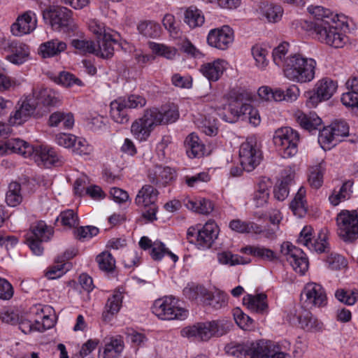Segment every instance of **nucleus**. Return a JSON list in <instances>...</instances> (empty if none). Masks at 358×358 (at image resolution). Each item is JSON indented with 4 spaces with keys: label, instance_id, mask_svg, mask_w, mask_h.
<instances>
[{
    "label": "nucleus",
    "instance_id": "obj_38",
    "mask_svg": "<svg viewBox=\"0 0 358 358\" xmlns=\"http://www.w3.org/2000/svg\"><path fill=\"white\" fill-rule=\"evenodd\" d=\"M306 192L305 188L301 187L289 205L290 209L298 217H304L307 213L306 201L305 199Z\"/></svg>",
    "mask_w": 358,
    "mask_h": 358
},
{
    "label": "nucleus",
    "instance_id": "obj_58",
    "mask_svg": "<svg viewBox=\"0 0 358 358\" xmlns=\"http://www.w3.org/2000/svg\"><path fill=\"white\" fill-rule=\"evenodd\" d=\"M71 45L80 54H94L95 52V43L92 41L73 39L71 41Z\"/></svg>",
    "mask_w": 358,
    "mask_h": 358
},
{
    "label": "nucleus",
    "instance_id": "obj_27",
    "mask_svg": "<svg viewBox=\"0 0 358 358\" xmlns=\"http://www.w3.org/2000/svg\"><path fill=\"white\" fill-rule=\"evenodd\" d=\"M226 69V62L217 59L201 65L199 71L210 82L218 80Z\"/></svg>",
    "mask_w": 358,
    "mask_h": 358
},
{
    "label": "nucleus",
    "instance_id": "obj_29",
    "mask_svg": "<svg viewBox=\"0 0 358 358\" xmlns=\"http://www.w3.org/2000/svg\"><path fill=\"white\" fill-rule=\"evenodd\" d=\"M158 194L157 189L152 185H145L139 189L135 199V203L140 207L156 204Z\"/></svg>",
    "mask_w": 358,
    "mask_h": 358
},
{
    "label": "nucleus",
    "instance_id": "obj_19",
    "mask_svg": "<svg viewBox=\"0 0 358 358\" xmlns=\"http://www.w3.org/2000/svg\"><path fill=\"white\" fill-rule=\"evenodd\" d=\"M301 297L307 306L321 307L327 304V298L324 288L315 282L307 283L303 287Z\"/></svg>",
    "mask_w": 358,
    "mask_h": 358
},
{
    "label": "nucleus",
    "instance_id": "obj_49",
    "mask_svg": "<svg viewBox=\"0 0 358 358\" xmlns=\"http://www.w3.org/2000/svg\"><path fill=\"white\" fill-rule=\"evenodd\" d=\"M324 171L322 164L310 168L308 182L313 188L319 189L322 185Z\"/></svg>",
    "mask_w": 358,
    "mask_h": 358
},
{
    "label": "nucleus",
    "instance_id": "obj_48",
    "mask_svg": "<svg viewBox=\"0 0 358 358\" xmlns=\"http://www.w3.org/2000/svg\"><path fill=\"white\" fill-rule=\"evenodd\" d=\"M139 33L148 38H157L161 33V27L153 21H143L137 27Z\"/></svg>",
    "mask_w": 358,
    "mask_h": 358
},
{
    "label": "nucleus",
    "instance_id": "obj_53",
    "mask_svg": "<svg viewBox=\"0 0 358 358\" xmlns=\"http://www.w3.org/2000/svg\"><path fill=\"white\" fill-rule=\"evenodd\" d=\"M217 260L220 264L229 266L245 264L249 262V261L245 260L243 257L238 255H234L229 251L218 252Z\"/></svg>",
    "mask_w": 358,
    "mask_h": 358
},
{
    "label": "nucleus",
    "instance_id": "obj_24",
    "mask_svg": "<svg viewBox=\"0 0 358 358\" xmlns=\"http://www.w3.org/2000/svg\"><path fill=\"white\" fill-rule=\"evenodd\" d=\"M36 14L31 11H27L19 16L17 21L10 27V31L14 36H21L29 34L36 27Z\"/></svg>",
    "mask_w": 358,
    "mask_h": 358
},
{
    "label": "nucleus",
    "instance_id": "obj_41",
    "mask_svg": "<svg viewBox=\"0 0 358 358\" xmlns=\"http://www.w3.org/2000/svg\"><path fill=\"white\" fill-rule=\"evenodd\" d=\"M184 21L191 29H194L202 26L205 18L201 10L190 6L185 10Z\"/></svg>",
    "mask_w": 358,
    "mask_h": 358
},
{
    "label": "nucleus",
    "instance_id": "obj_22",
    "mask_svg": "<svg viewBox=\"0 0 358 358\" xmlns=\"http://www.w3.org/2000/svg\"><path fill=\"white\" fill-rule=\"evenodd\" d=\"M149 182L157 187H164L176 178V171L169 166H156L148 172Z\"/></svg>",
    "mask_w": 358,
    "mask_h": 358
},
{
    "label": "nucleus",
    "instance_id": "obj_33",
    "mask_svg": "<svg viewBox=\"0 0 358 358\" xmlns=\"http://www.w3.org/2000/svg\"><path fill=\"white\" fill-rule=\"evenodd\" d=\"M116 43L115 40L112 38L111 35L105 34L98 40V45H95L94 55L103 59L110 58L114 54L113 45Z\"/></svg>",
    "mask_w": 358,
    "mask_h": 358
},
{
    "label": "nucleus",
    "instance_id": "obj_20",
    "mask_svg": "<svg viewBox=\"0 0 358 358\" xmlns=\"http://www.w3.org/2000/svg\"><path fill=\"white\" fill-rule=\"evenodd\" d=\"M37 106L38 102L31 96H27L22 103H17L10 115L9 123L12 125L22 124L34 114Z\"/></svg>",
    "mask_w": 358,
    "mask_h": 358
},
{
    "label": "nucleus",
    "instance_id": "obj_35",
    "mask_svg": "<svg viewBox=\"0 0 358 358\" xmlns=\"http://www.w3.org/2000/svg\"><path fill=\"white\" fill-rule=\"evenodd\" d=\"M296 119L299 125L308 131L318 129L321 125L322 120L315 113L308 114L298 111L296 115Z\"/></svg>",
    "mask_w": 358,
    "mask_h": 358
},
{
    "label": "nucleus",
    "instance_id": "obj_5",
    "mask_svg": "<svg viewBox=\"0 0 358 358\" xmlns=\"http://www.w3.org/2000/svg\"><path fill=\"white\" fill-rule=\"evenodd\" d=\"M43 18L55 31L66 34L75 33L78 26L73 18V12L63 6H51L43 11Z\"/></svg>",
    "mask_w": 358,
    "mask_h": 358
},
{
    "label": "nucleus",
    "instance_id": "obj_37",
    "mask_svg": "<svg viewBox=\"0 0 358 358\" xmlns=\"http://www.w3.org/2000/svg\"><path fill=\"white\" fill-rule=\"evenodd\" d=\"M271 187V182L268 178L262 179L254 194L253 200L257 207L264 206L269 198V188Z\"/></svg>",
    "mask_w": 358,
    "mask_h": 358
},
{
    "label": "nucleus",
    "instance_id": "obj_62",
    "mask_svg": "<svg viewBox=\"0 0 358 358\" xmlns=\"http://www.w3.org/2000/svg\"><path fill=\"white\" fill-rule=\"evenodd\" d=\"M150 48L153 52L169 59H173L176 55V50L174 48L166 46L164 44L150 43Z\"/></svg>",
    "mask_w": 358,
    "mask_h": 358
},
{
    "label": "nucleus",
    "instance_id": "obj_1",
    "mask_svg": "<svg viewBox=\"0 0 358 358\" xmlns=\"http://www.w3.org/2000/svg\"><path fill=\"white\" fill-rule=\"evenodd\" d=\"M308 12L313 16L310 29L321 43L334 48H341L348 41L347 36L336 27L337 22L345 23V16L334 14L330 10L320 6H310Z\"/></svg>",
    "mask_w": 358,
    "mask_h": 358
},
{
    "label": "nucleus",
    "instance_id": "obj_47",
    "mask_svg": "<svg viewBox=\"0 0 358 358\" xmlns=\"http://www.w3.org/2000/svg\"><path fill=\"white\" fill-rule=\"evenodd\" d=\"M186 298L203 303L205 296H208V289L201 285H188L183 289Z\"/></svg>",
    "mask_w": 358,
    "mask_h": 358
},
{
    "label": "nucleus",
    "instance_id": "obj_25",
    "mask_svg": "<svg viewBox=\"0 0 358 358\" xmlns=\"http://www.w3.org/2000/svg\"><path fill=\"white\" fill-rule=\"evenodd\" d=\"M103 346L99 348L98 358H118L124 350V341L120 336L106 338Z\"/></svg>",
    "mask_w": 358,
    "mask_h": 358
},
{
    "label": "nucleus",
    "instance_id": "obj_16",
    "mask_svg": "<svg viewBox=\"0 0 358 358\" xmlns=\"http://www.w3.org/2000/svg\"><path fill=\"white\" fill-rule=\"evenodd\" d=\"M287 320L292 325L298 324L306 331H318L322 329V323L308 310L302 307L290 311Z\"/></svg>",
    "mask_w": 358,
    "mask_h": 358
},
{
    "label": "nucleus",
    "instance_id": "obj_61",
    "mask_svg": "<svg viewBox=\"0 0 358 358\" xmlns=\"http://www.w3.org/2000/svg\"><path fill=\"white\" fill-rule=\"evenodd\" d=\"M199 128L203 133L210 136L217 135L218 131L217 120L210 116L205 117L204 120L201 121Z\"/></svg>",
    "mask_w": 358,
    "mask_h": 358
},
{
    "label": "nucleus",
    "instance_id": "obj_2",
    "mask_svg": "<svg viewBox=\"0 0 358 358\" xmlns=\"http://www.w3.org/2000/svg\"><path fill=\"white\" fill-rule=\"evenodd\" d=\"M315 68V59L296 53L287 57L283 71L288 80L298 83H306L314 79Z\"/></svg>",
    "mask_w": 358,
    "mask_h": 358
},
{
    "label": "nucleus",
    "instance_id": "obj_15",
    "mask_svg": "<svg viewBox=\"0 0 358 358\" xmlns=\"http://www.w3.org/2000/svg\"><path fill=\"white\" fill-rule=\"evenodd\" d=\"M280 252L296 273L303 275L308 270V260L301 249L285 242L281 245Z\"/></svg>",
    "mask_w": 358,
    "mask_h": 358
},
{
    "label": "nucleus",
    "instance_id": "obj_8",
    "mask_svg": "<svg viewBox=\"0 0 358 358\" xmlns=\"http://www.w3.org/2000/svg\"><path fill=\"white\" fill-rule=\"evenodd\" d=\"M273 141L283 158L292 157L298 152L299 134L289 127L278 129L274 133Z\"/></svg>",
    "mask_w": 358,
    "mask_h": 358
},
{
    "label": "nucleus",
    "instance_id": "obj_43",
    "mask_svg": "<svg viewBox=\"0 0 358 358\" xmlns=\"http://www.w3.org/2000/svg\"><path fill=\"white\" fill-rule=\"evenodd\" d=\"M246 254L252 255L267 261H274L277 259L275 252L268 248L261 245H249L242 249Z\"/></svg>",
    "mask_w": 358,
    "mask_h": 358
},
{
    "label": "nucleus",
    "instance_id": "obj_36",
    "mask_svg": "<svg viewBox=\"0 0 358 358\" xmlns=\"http://www.w3.org/2000/svg\"><path fill=\"white\" fill-rule=\"evenodd\" d=\"M66 48L65 42L57 38L52 39L40 45V52L43 57H51L60 54Z\"/></svg>",
    "mask_w": 358,
    "mask_h": 358
},
{
    "label": "nucleus",
    "instance_id": "obj_12",
    "mask_svg": "<svg viewBox=\"0 0 358 358\" xmlns=\"http://www.w3.org/2000/svg\"><path fill=\"white\" fill-rule=\"evenodd\" d=\"M152 312L162 320H183L187 311L177 306V301L172 297L159 299L155 301Z\"/></svg>",
    "mask_w": 358,
    "mask_h": 358
},
{
    "label": "nucleus",
    "instance_id": "obj_14",
    "mask_svg": "<svg viewBox=\"0 0 358 358\" xmlns=\"http://www.w3.org/2000/svg\"><path fill=\"white\" fill-rule=\"evenodd\" d=\"M245 101L246 99L243 93L235 94L231 96L229 103V113L228 115L224 112L219 113L220 118L229 123L236 122L240 118L244 120L251 106Z\"/></svg>",
    "mask_w": 358,
    "mask_h": 358
},
{
    "label": "nucleus",
    "instance_id": "obj_3",
    "mask_svg": "<svg viewBox=\"0 0 358 358\" xmlns=\"http://www.w3.org/2000/svg\"><path fill=\"white\" fill-rule=\"evenodd\" d=\"M232 327L231 322L225 319L199 322L184 328L181 331L182 336L195 338L201 341H207L212 337H220L227 334Z\"/></svg>",
    "mask_w": 358,
    "mask_h": 358
},
{
    "label": "nucleus",
    "instance_id": "obj_55",
    "mask_svg": "<svg viewBox=\"0 0 358 358\" xmlns=\"http://www.w3.org/2000/svg\"><path fill=\"white\" fill-rule=\"evenodd\" d=\"M159 110L163 118V124L174 122L179 117L178 108L173 103L164 105Z\"/></svg>",
    "mask_w": 358,
    "mask_h": 358
},
{
    "label": "nucleus",
    "instance_id": "obj_28",
    "mask_svg": "<svg viewBox=\"0 0 358 358\" xmlns=\"http://www.w3.org/2000/svg\"><path fill=\"white\" fill-rule=\"evenodd\" d=\"M38 102V106H55L59 102L57 93L52 89L43 87H34L31 94H29Z\"/></svg>",
    "mask_w": 358,
    "mask_h": 358
},
{
    "label": "nucleus",
    "instance_id": "obj_6",
    "mask_svg": "<svg viewBox=\"0 0 358 358\" xmlns=\"http://www.w3.org/2000/svg\"><path fill=\"white\" fill-rule=\"evenodd\" d=\"M160 124H163V118L159 108H150L145 110L141 117L132 123L131 132L136 139L145 141L154 129Z\"/></svg>",
    "mask_w": 358,
    "mask_h": 358
},
{
    "label": "nucleus",
    "instance_id": "obj_42",
    "mask_svg": "<svg viewBox=\"0 0 358 358\" xmlns=\"http://www.w3.org/2000/svg\"><path fill=\"white\" fill-rule=\"evenodd\" d=\"M7 147L14 152L20 154L25 158H29L34 151V146L20 138H12L6 142Z\"/></svg>",
    "mask_w": 358,
    "mask_h": 358
},
{
    "label": "nucleus",
    "instance_id": "obj_34",
    "mask_svg": "<svg viewBox=\"0 0 358 358\" xmlns=\"http://www.w3.org/2000/svg\"><path fill=\"white\" fill-rule=\"evenodd\" d=\"M259 11L262 16L271 22L279 21L283 13V9L280 6L268 2H262L259 6Z\"/></svg>",
    "mask_w": 358,
    "mask_h": 358
},
{
    "label": "nucleus",
    "instance_id": "obj_52",
    "mask_svg": "<svg viewBox=\"0 0 358 358\" xmlns=\"http://www.w3.org/2000/svg\"><path fill=\"white\" fill-rule=\"evenodd\" d=\"M70 265L67 262H63L58 258L55 263L49 266L45 273V276L50 280L60 278L69 270Z\"/></svg>",
    "mask_w": 358,
    "mask_h": 358
},
{
    "label": "nucleus",
    "instance_id": "obj_21",
    "mask_svg": "<svg viewBox=\"0 0 358 358\" xmlns=\"http://www.w3.org/2000/svg\"><path fill=\"white\" fill-rule=\"evenodd\" d=\"M337 87L336 83L330 78H325L319 80L315 86V93L309 97L307 104L316 106L319 102L329 99Z\"/></svg>",
    "mask_w": 358,
    "mask_h": 358
},
{
    "label": "nucleus",
    "instance_id": "obj_9",
    "mask_svg": "<svg viewBox=\"0 0 358 358\" xmlns=\"http://www.w3.org/2000/svg\"><path fill=\"white\" fill-rule=\"evenodd\" d=\"M338 236L346 243L358 238V213L357 210H343L337 215Z\"/></svg>",
    "mask_w": 358,
    "mask_h": 358
},
{
    "label": "nucleus",
    "instance_id": "obj_11",
    "mask_svg": "<svg viewBox=\"0 0 358 358\" xmlns=\"http://www.w3.org/2000/svg\"><path fill=\"white\" fill-rule=\"evenodd\" d=\"M0 51L6 60L15 65L24 64L29 58V46L17 40L3 38L0 42Z\"/></svg>",
    "mask_w": 358,
    "mask_h": 358
},
{
    "label": "nucleus",
    "instance_id": "obj_7",
    "mask_svg": "<svg viewBox=\"0 0 358 358\" xmlns=\"http://www.w3.org/2000/svg\"><path fill=\"white\" fill-rule=\"evenodd\" d=\"M146 103L145 98L139 94H133L125 97H120L110 103V115L115 122L126 124L129 119L128 109L141 108Z\"/></svg>",
    "mask_w": 358,
    "mask_h": 358
},
{
    "label": "nucleus",
    "instance_id": "obj_40",
    "mask_svg": "<svg viewBox=\"0 0 358 358\" xmlns=\"http://www.w3.org/2000/svg\"><path fill=\"white\" fill-rule=\"evenodd\" d=\"M74 124L73 115L71 113L57 111L50 115L49 125L50 127H60L64 129H71Z\"/></svg>",
    "mask_w": 358,
    "mask_h": 358
},
{
    "label": "nucleus",
    "instance_id": "obj_44",
    "mask_svg": "<svg viewBox=\"0 0 358 358\" xmlns=\"http://www.w3.org/2000/svg\"><path fill=\"white\" fill-rule=\"evenodd\" d=\"M203 303L217 310L227 304V294L222 292L212 294L208 290V296H205Z\"/></svg>",
    "mask_w": 358,
    "mask_h": 358
},
{
    "label": "nucleus",
    "instance_id": "obj_17",
    "mask_svg": "<svg viewBox=\"0 0 358 358\" xmlns=\"http://www.w3.org/2000/svg\"><path fill=\"white\" fill-rule=\"evenodd\" d=\"M34 151L29 158L34 160L38 166L49 167L50 166H61L64 162V158L59 155L52 148L48 145L34 146Z\"/></svg>",
    "mask_w": 358,
    "mask_h": 358
},
{
    "label": "nucleus",
    "instance_id": "obj_45",
    "mask_svg": "<svg viewBox=\"0 0 358 358\" xmlns=\"http://www.w3.org/2000/svg\"><path fill=\"white\" fill-rule=\"evenodd\" d=\"M6 201L8 206L15 207L19 205L22 201L21 194V185L17 182H12L8 185V190L6 193Z\"/></svg>",
    "mask_w": 358,
    "mask_h": 358
},
{
    "label": "nucleus",
    "instance_id": "obj_57",
    "mask_svg": "<svg viewBox=\"0 0 358 358\" xmlns=\"http://www.w3.org/2000/svg\"><path fill=\"white\" fill-rule=\"evenodd\" d=\"M318 142L323 148L328 147L331 144L336 143V138L331 126L325 127L319 132Z\"/></svg>",
    "mask_w": 358,
    "mask_h": 358
},
{
    "label": "nucleus",
    "instance_id": "obj_39",
    "mask_svg": "<svg viewBox=\"0 0 358 358\" xmlns=\"http://www.w3.org/2000/svg\"><path fill=\"white\" fill-rule=\"evenodd\" d=\"M30 231L29 236H33L41 241H48L53 235V229L42 220L33 223L30 227Z\"/></svg>",
    "mask_w": 358,
    "mask_h": 358
},
{
    "label": "nucleus",
    "instance_id": "obj_18",
    "mask_svg": "<svg viewBox=\"0 0 358 358\" xmlns=\"http://www.w3.org/2000/svg\"><path fill=\"white\" fill-rule=\"evenodd\" d=\"M234 39L233 29L224 25L211 29L207 36L208 44L215 48L224 50L229 48Z\"/></svg>",
    "mask_w": 358,
    "mask_h": 358
},
{
    "label": "nucleus",
    "instance_id": "obj_59",
    "mask_svg": "<svg viewBox=\"0 0 358 358\" xmlns=\"http://www.w3.org/2000/svg\"><path fill=\"white\" fill-rule=\"evenodd\" d=\"M336 141H341V138L348 136L349 126L347 122L342 120H336L331 124Z\"/></svg>",
    "mask_w": 358,
    "mask_h": 358
},
{
    "label": "nucleus",
    "instance_id": "obj_46",
    "mask_svg": "<svg viewBox=\"0 0 358 358\" xmlns=\"http://www.w3.org/2000/svg\"><path fill=\"white\" fill-rule=\"evenodd\" d=\"M251 52L255 60L256 66L261 70L264 69L268 64V59H267L268 52L267 49L262 45L256 44L252 46Z\"/></svg>",
    "mask_w": 358,
    "mask_h": 358
},
{
    "label": "nucleus",
    "instance_id": "obj_10",
    "mask_svg": "<svg viewBox=\"0 0 358 358\" xmlns=\"http://www.w3.org/2000/svg\"><path fill=\"white\" fill-rule=\"evenodd\" d=\"M239 157L241 165L247 172L252 171L260 164L262 152L255 138L249 137L241 145Z\"/></svg>",
    "mask_w": 358,
    "mask_h": 358
},
{
    "label": "nucleus",
    "instance_id": "obj_60",
    "mask_svg": "<svg viewBox=\"0 0 358 358\" xmlns=\"http://www.w3.org/2000/svg\"><path fill=\"white\" fill-rule=\"evenodd\" d=\"M289 44L287 43H282L273 50L272 55L274 63L278 66H283L287 57L285 55L288 51Z\"/></svg>",
    "mask_w": 358,
    "mask_h": 358
},
{
    "label": "nucleus",
    "instance_id": "obj_54",
    "mask_svg": "<svg viewBox=\"0 0 358 358\" xmlns=\"http://www.w3.org/2000/svg\"><path fill=\"white\" fill-rule=\"evenodd\" d=\"M188 209L201 214L208 215L213 210V205L208 199H201L199 201H188L186 203Z\"/></svg>",
    "mask_w": 358,
    "mask_h": 358
},
{
    "label": "nucleus",
    "instance_id": "obj_13",
    "mask_svg": "<svg viewBox=\"0 0 358 358\" xmlns=\"http://www.w3.org/2000/svg\"><path fill=\"white\" fill-rule=\"evenodd\" d=\"M327 229H322L320 231L317 239H313V229L311 226H305L300 232L297 241L299 244L306 246L310 251L318 253L325 252L328 250Z\"/></svg>",
    "mask_w": 358,
    "mask_h": 358
},
{
    "label": "nucleus",
    "instance_id": "obj_32",
    "mask_svg": "<svg viewBox=\"0 0 358 358\" xmlns=\"http://www.w3.org/2000/svg\"><path fill=\"white\" fill-rule=\"evenodd\" d=\"M122 298L121 292H116L108 299L102 313V319L104 322L110 321L113 316L119 312Z\"/></svg>",
    "mask_w": 358,
    "mask_h": 358
},
{
    "label": "nucleus",
    "instance_id": "obj_63",
    "mask_svg": "<svg viewBox=\"0 0 358 358\" xmlns=\"http://www.w3.org/2000/svg\"><path fill=\"white\" fill-rule=\"evenodd\" d=\"M234 317L236 324L243 329H248L253 326L254 320L239 308L234 310Z\"/></svg>",
    "mask_w": 358,
    "mask_h": 358
},
{
    "label": "nucleus",
    "instance_id": "obj_26",
    "mask_svg": "<svg viewBox=\"0 0 358 358\" xmlns=\"http://www.w3.org/2000/svg\"><path fill=\"white\" fill-rule=\"evenodd\" d=\"M243 304L253 313L264 315L268 312L267 296L264 293L245 295L243 299Z\"/></svg>",
    "mask_w": 358,
    "mask_h": 358
},
{
    "label": "nucleus",
    "instance_id": "obj_23",
    "mask_svg": "<svg viewBox=\"0 0 358 358\" xmlns=\"http://www.w3.org/2000/svg\"><path fill=\"white\" fill-rule=\"evenodd\" d=\"M219 234L218 226L214 221L207 222L199 229L196 238V247L200 250L210 248Z\"/></svg>",
    "mask_w": 358,
    "mask_h": 358
},
{
    "label": "nucleus",
    "instance_id": "obj_51",
    "mask_svg": "<svg viewBox=\"0 0 358 358\" xmlns=\"http://www.w3.org/2000/svg\"><path fill=\"white\" fill-rule=\"evenodd\" d=\"M352 185L353 182L351 180L344 182L337 193H334L329 196L330 203L334 206H337L340 202L349 199L352 193Z\"/></svg>",
    "mask_w": 358,
    "mask_h": 358
},
{
    "label": "nucleus",
    "instance_id": "obj_56",
    "mask_svg": "<svg viewBox=\"0 0 358 358\" xmlns=\"http://www.w3.org/2000/svg\"><path fill=\"white\" fill-rule=\"evenodd\" d=\"M96 262L101 270L106 272L112 271L115 265V260L112 255L108 252H103L96 257Z\"/></svg>",
    "mask_w": 358,
    "mask_h": 358
},
{
    "label": "nucleus",
    "instance_id": "obj_50",
    "mask_svg": "<svg viewBox=\"0 0 358 358\" xmlns=\"http://www.w3.org/2000/svg\"><path fill=\"white\" fill-rule=\"evenodd\" d=\"M294 176L292 174L284 177L280 182L275 185L273 189L275 198L278 201H284L289 194V186L293 182Z\"/></svg>",
    "mask_w": 358,
    "mask_h": 358
},
{
    "label": "nucleus",
    "instance_id": "obj_4",
    "mask_svg": "<svg viewBox=\"0 0 358 358\" xmlns=\"http://www.w3.org/2000/svg\"><path fill=\"white\" fill-rule=\"evenodd\" d=\"M275 342L261 339L243 343H231L225 347L226 353L238 358H268Z\"/></svg>",
    "mask_w": 358,
    "mask_h": 358
},
{
    "label": "nucleus",
    "instance_id": "obj_31",
    "mask_svg": "<svg viewBox=\"0 0 358 358\" xmlns=\"http://www.w3.org/2000/svg\"><path fill=\"white\" fill-rule=\"evenodd\" d=\"M184 145L186 153L190 158L200 157L204 155L205 146L194 133H192L186 137Z\"/></svg>",
    "mask_w": 358,
    "mask_h": 358
},
{
    "label": "nucleus",
    "instance_id": "obj_64",
    "mask_svg": "<svg viewBox=\"0 0 358 358\" xmlns=\"http://www.w3.org/2000/svg\"><path fill=\"white\" fill-rule=\"evenodd\" d=\"M341 102L347 107L352 109L358 114V92L350 91L343 93L341 96Z\"/></svg>",
    "mask_w": 358,
    "mask_h": 358
},
{
    "label": "nucleus",
    "instance_id": "obj_30",
    "mask_svg": "<svg viewBox=\"0 0 358 358\" xmlns=\"http://www.w3.org/2000/svg\"><path fill=\"white\" fill-rule=\"evenodd\" d=\"M139 246L144 250H150V255L155 261H159L166 255V248L160 241L152 242L147 236H143L138 243Z\"/></svg>",
    "mask_w": 358,
    "mask_h": 358
}]
</instances>
